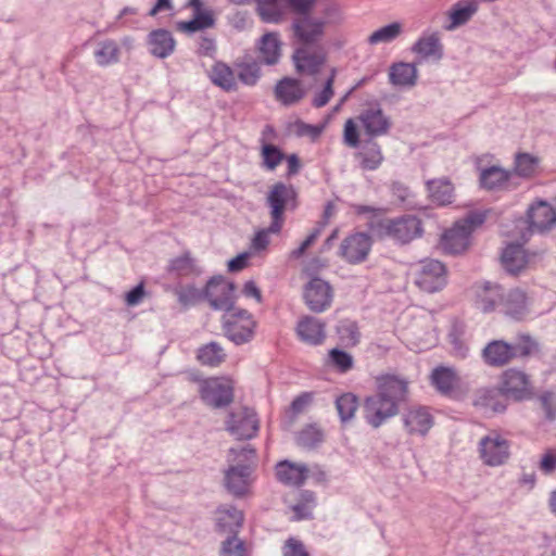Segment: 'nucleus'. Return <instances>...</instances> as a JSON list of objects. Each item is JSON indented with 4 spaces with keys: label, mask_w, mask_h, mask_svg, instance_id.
I'll return each instance as SVG.
<instances>
[{
    "label": "nucleus",
    "mask_w": 556,
    "mask_h": 556,
    "mask_svg": "<svg viewBox=\"0 0 556 556\" xmlns=\"http://www.w3.org/2000/svg\"><path fill=\"white\" fill-rule=\"evenodd\" d=\"M281 46L282 42L278 33L264 34L258 40V52L262 61L267 65L276 64L281 56Z\"/></svg>",
    "instance_id": "29"
},
{
    "label": "nucleus",
    "mask_w": 556,
    "mask_h": 556,
    "mask_svg": "<svg viewBox=\"0 0 556 556\" xmlns=\"http://www.w3.org/2000/svg\"><path fill=\"white\" fill-rule=\"evenodd\" d=\"M208 77L215 86L227 92L237 90L236 74L226 63L216 62L210 70Z\"/></svg>",
    "instance_id": "35"
},
{
    "label": "nucleus",
    "mask_w": 556,
    "mask_h": 556,
    "mask_svg": "<svg viewBox=\"0 0 556 556\" xmlns=\"http://www.w3.org/2000/svg\"><path fill=\"white\" fill-rule=\"evenodd\" d=\"M148 46L152 55L165 59L174 52L176 41L170 31L160 28L149 34Z\"/></svg>",
    "instance_id": "26"
},
{
    "label": "nucleus",
    "mask_w": 556,
    "mask_h": 556,
    "mask_svg": "<svg viewBox=\"0 0 556 556\" xmlns=\"http://www.w3.org/2000/svg\"><path fill=\"white\" fill-rule=\"evenodd\" d=\"M261 76L260 66L253 63H244L239 65L238 78L248 86H254Z\"/></svg>",
    "instance_id": "52"
},
{
    "label": "nucleus",
    "mask_w": 556,
    "mask_h": 556,
    "mask_svg": "<svg viewBox=\"0 0 556 556\" xmlns=\"http://www.w3.org/2000/svg\"><path fill=\"white\" fill-rule=\"evenodd\" d=\"M527 220L532 231L544 233L556 225V211L548 202L539 200L529 206Z\"/></svg>",
    "instance_id": "19"
},
{
    "label": "nucleus",
    "mask_w": 556,
    "mask_h": 556,
    "mask_svg": "<svg viewBox=\"0 0 556 556\" xmlns=\"http://www.w3.org/2000/svg\"><path fill=\"white\" fill-rule=\"evenodd\" d=\"M312 402V396L308 393H303L295 397L291 403V410L298 415L302 413Z\"/></svg>",
    "instance_id": "63"
},
{
    "label": "nucleus",
    "mask_w": 556,
    "mask_h": 556,
    "mask_svg": "<svg viewBox=\"0 0 556 556\" xmlns=\"http://www.w3.org/2000/svg\"><path fill=\"white\" fill-rule=\"evenodd\" d=\"M336 407L341 421H350L358 408V399L353 393H344L336 400Z\"/></svg>",
    "instance_id": "45"
},
{
    "label": "nucleus",
    "mask_w": 556,
    "mask_h": 556,
    "mask_svg": "<svg viewBox=\"0 0 556 556\" xmlns=\"http://www.w3.org/2000/svg\"><path fill=\"white\" fill-rule=\"evenodd\" d=\"M530 263V260L520 244H508L502 254L504 269L513 276L521 273Z\"/></svg>",
    "instance_id": "27"
},
{
    "label": "nucleus",
    "mask_w": 556,
    "mask_h": 556,
    "mask_svg": "<svg viewBox=\"0 0 556 556\" xmlns=\"http://www.w3.org/2000/svg\"><path fill=\"white\" fill-rule=\"evenodd\" d=\"M248 549L242 540L236 535L227 538L220 549V556H247Z\"/></svg>",
    "instance_id": "50"
},
{
    "label": "nucleus",
    "mask_w": 556,
    "mask_h": 556,
    "mask_svg": "<svg viewBox=\"0 0 556 556\" xmlns=\"http://www.w3.org/2000/svg\"><path fill=\"white\" fill-rule=\"evenodd\" d=\"M276 477L286 485L300 486L308 477V468L304 464L282 460L276 466Z\"/></svg>",
    "instance_id": "24"
},
{
    "label": "nucleus",
    "mask_w": 556,
    "mask_h": 556,
    "mask_svg": "<svg viewBox=\"0 0 556 556\" xmlns=\"http://www.w3.org/2000/svg\"><path fill=\"white\" fill-rule=\"evenodd\" d=\"M204 299L213 309L228 313L233 309L235 285L222 276L213 277L205 286Z\"/></svg>",
    "instance_id": "13"
},
{
    "label": "nucleus",
    "mask_w": 556,
    "mask_h": 556,
    "mask_svg": "<svg viewBox=\"0 0 556 556\" xmlns=\"http://www.w3.org/2000/svg\"><path fill=\"white\" fill-rule=\"evenodd\" d=\"M201 400L213 408L228 406L233 401V381L227 377H213L200 382Z\"/></svg>",
    "instance_id": "8"
},
{
    "label": "nucleus",
    "mask_w": 556,
    "mask_h": 556,
    "mask_svg": "<svg viewBox=\"0 0 556 556\" xmlns=\"http://www.w3.org/2000/svg\"><path fill=\"white\" fill-rule=\"evenodd\" d=\"M334 77H336V70L332 68L331 70V74L330 76L327 78L326 83H325V87L321 91H319L313 99V102L312 104L315 106V108H323L325 106L329 100L331 99V97L333 96V83H334Z\"/></svg>",
    "instance_id": "53"
},
{
    "label": "nucleus",
    "mask_w": 556,
    "mask_h": 556,
    "mask_svg": "<svg viewBox=\"0 0 556 556\" xmlns=\"http://www.w3.org/2000/svg\"><path fill=\"white\" fill-rule=\"evenodd\" d=\"M500 388L505 397L518 402L529 400L533 396V387L530 377L525 371L517 368H509L502 372Z\"/></svg>",
    "instance_id": "11"
},
{
    "label": "nucleus",
    "mask_w": 556,
    "mask_h": 556,
    "mask_svg": "<svg viewBox=\"0 0 556 556\" xmlns=\"http://www.w3.org/2000/svg\"><path fill=\"white\" fill-rule=\"evenodd\" d=\"M453 354L456 357L465 358L468 355L469 348L466 341L455 331L450 333Z\"/></svg>",
    "instance_id": "59"
},
{
    "label": "nucleus",
    "mask_w": 556,
    "mask_h": 556,
    "mask_svg": "<svg viewBox=\"0 0 556 556\" xmlns=\"http://www.w3.org/2000/svg\"><path fill=\"white\" fill-rule=\"evenodd\" d=\"M486 218L484 212H470L467 216L455 223L454 227L445 231L441 239L442 249L450 254H458L469 247L471 231L481 226Z\"/></svg>",
    "instance_id": "6"
},
{
    "label": "nucleus",
    "mask_w": 556,
    "mask_h": 556,
    "mask_svg": "<svg viewBox=\"0 0 556 556\" xmlns=\"http://www.w3.org/2000/svg\"><path fill=\"white\" fill-rule=\"evenodd\" d=\"M389 78L394 86L413 87L417 81V68L410 63L393 64L390 68Z\"/></svg>",
    "instance_id": "37"
},
{
    "label": "nucleus",
    "mask_w": 556,
    "mask_h": 556,
    "mask_svg": "<svg viewBox=\"0 0 556 556\" xmlns=\"http://www.w3.org/2000/svg\"><path fill=\"white\" fill-rule=\"evenodd\" d=\"M299 339L308 345H320L326 340V324L313 316H303L295 328Z\"/></svg>",
    "instance_id": "20"
},
{
    "label": "nucleus",
    "mask_w": 556,
    "mask_h": 556,
    "mask_svg": "<svg viewBox=\"0 0 556 556\" xmlns=\"http://www.w3.org/2000/svg\"><path fill=\"white\" fill-rule=\"evenodd\" d=\"M293 61L300 74L315 75L326 62V52L319 46H301L295 49Z\"/></svg>",
    "instance_id": "17"
},
{
    "label": "nucleus",
    "mask_w": 556,
    "mask_h": 556,
    "mask_svg": "<svg viewBox=\"0 0 556 556\" xmlns=\"http://www.w3.org/2000/svg\"><path fill=\"white\" fill-rule=\"evenodd\" d=\"M357 119L369 137L383 136L391 127L390 119L379 106L362 111Z\"/></svg>",
    "instance_id": "21"
},
{
    "label": "nucleus",
    "mask_w": 556,
    "mask_h": 556,
    "mask_svg": "<svg viewBox=\"0 0 556 556\" xmlns=\"http://www.w3.org/2000/svg\"><path fill=\"white\" fill-rule=\"evenodd\" d=\"M146 295L143 283H139L125 294V302L128 306H136L143 300Z\"/></svg>",
    "instance_id": "62"
},
{
    "label": "nucleus",
    "mask_w": 556,
    "mask_h": 556,
    "mask_svg": "<svg viewBox=\"0 0 556 556\" xmlns=\"http://www.w3.org/2000/svg\"><path fill=\"white\" fill-rule=\"evenodd\" d=\"M93 56L99 66L105 67L119 62L121 49L115 40H101L97 43Z\"/></svg>",
    "instance_id": "36"
},
{
    "label": "nucleus",
    "mask_w": 556,
    "mask_h": 556,
    "mask_svg": "<svg viewBox=\"0 0 556 556\" xmlns=\"http://www.w3.org/2000/svg\"><path fill=\"white\" fill-rule=\"evenodd\" d=\"M321 14L323 16L317 17L306 13L292 22L294 38L302 46H318L325 37L328 25H338L343 22L342 10L336 3L326 5Z\"/></svg>",
    "instance_id": "5"
},
{
    "label": "nucleus",
    "mask_w": 556,
    "mask_h": 556,
    "mask_svg": "<svg viewBox=\"0 0 556 556\" xmlns=\"http://www.w3.org/2000/svg\"><path fill=\"white\" fill-rule=\"evenodd\" d=\"M176 294L178 301L187 306L197 303L202 296H204V291L197 289L193 286H187L185 288H179L176 290Z\"/></svg>",
    "instance_id": "54"
},
{
    "label": "nucleus",
    "mask_w": 556,
    "mask_h": 556,
    "mask_svg": "<svg viewBox=\"0 0 556 556\" xmlns=\"http://www.w3.org/2000/svg\"><path fill=\"white\" fill-rule=\"evenodd\" d=\"M403 31L400 22H393L389 25L378 28L368 38L367 42L371 46L379 43H389L395 40Z\"/></svg>",
    "instance_id": "43"
},
{
    "label": "nucleus",
    "mask_w": 556,
    "mask_h": 556,
    "mask_svg": "<svg viewBox=\"0 0 556 556\" xmlns=\"http://www.w3.org/2000/svg\"><path fill=\"white\" fill-rule=\"evenodd\" d=\"M195 261L189 252L170 260L167 266V271L176 277L189 276L195 273Z\"/></svg>",
    "instance_id": "44"
},
{
    "label": "nucleus",
    "mask_w": 556,
    "mask_h": 556,
    "mask_svg": "<svg viewBox=\"0 0 556 556\" xmlns=\"http://www.w3.org/2000/svg\"><path fill=\"white\" fill-rule=\"evenodd\" d=\"M401 419L408 435L426 437L434 425L430 408L419 404L407 407L402 413Z\"/></svg>",
    "instance_id": "15"
},
{
    "label": "nucleus",
    "mask_w": 556,
    "mask_h": 556,
    "mask_svg": "<svg viewBox=\"0 0 556 556\" xmlns=\"http://www.w3.org/2000/svg\"><path fill=\"white\" fill-rule=\"evenodd\" d=\"M282 228H278L277 230H271V224L264 229L258 230L254 238L252 239V249L255 251H262L267 248L269 244V235H277L281 231Z\"/></svg>",
    "instance_id": "56"
},
{
    "label": "nucleus",
    "mask_w": 556,
    "mask_h": 556,
    "mask_svg": "<svg viewBox=\"0 0 556 556\" xmlns=\"http://www.w3.org/2000/svg\"><path fill=\"white\" fill-rule=\"evenodd\" d=\"M539 468L546 475L556 470V450L549 448L542 455Z\"/></svg>",
    "instance_id": "60"
},
{
    "label": "nucleus",
    "mask_w": 556,
    "mask_h": 556,
    "mask_svg": "<svg viewBox=\"0 0 556 556\" xmlns=\"http://www.w3.org/2000/svg\"><path fill=\"white\" fill-rule=\"evenodd\" d=\"M355 159L364 170H376L383 162L380 146L372 139L365 140L361 149L355 153Z\"/></svg>",
    "instance_id": "28"
},
{
    "label": "nucleus",
    "mask_w": 556,
    "mask_h": 556,
    "mask_svg": "<svg viewBox=\"0 0 556 556\" xmlns=\"http://www.w3.org/2000/svg\"><path fill=\"white\" fill-rule=\"evenodd\" d=\"M333 300V289L330 283L318 277H312L304 288V301L315 313L328 309Z\"/></svg>",
    "instance_id": "16"
},
{
    "label": "nucleus",
    "mask_w": 556,
    "mask_h": 556,
    "mask_svg": "<svg viewBox=\"0 0 556 556\" xmlns=\"http://www.w3.org/2000/svg\"><path fill=\"white\" fill-rule=\"evenodd\" d=\"M263 166L274 170L283 160L285 154L274 144L264 143L262 146Z\"/></svg>",
    "instance_id": "48"
},
{
    "label": "nucleus",
    "mask_w": 556,
    "mask_h": 556,
    "mask_svg": "<svg viewBox=\"0 0 556 556\" xmlns=\"http://www.w3.org/2000/svg\"><path fill=\"white\" fill-rule=\"evenodd\" d=\"M188 5L193 10V18L187 22H179L177 24L178 30L193 34L214 25L213 12L203 8L202 0H189Z\"/></svg>",
    "instance_id": "22"
},
{
    "label": "nucleus",
    "mask_w": 556,
    "mask_h": 556,
    "mask_svg": "<svg viewBox=\"0 0 556 556\" xmlns=\"http://www.w3.org/2000/svg\"><path fill=\"white\" fill-rule=\"evenodd\" d=\"M538 164V157L529 153H519L516 155L515 173L520 177L530 178L534 175Z\"/></svg>",
    "instance_id": "47"
},
{
    "label": "nucleus",
    "mask_w": 556,
    "mask_h": 556,
    "mask_svg": "<svg viewBox=\"0 0 556 556\" xmlns=\"http://www.w3.org/2000/svg\"><path fill=\"white\" fill-rule=\"evenodd\" d=\"M357 214H372L368 228L378 239H392L406 244L422 235L421 220L413 215H403L396 218L381 216V210L367 205L355 206Z\"/></svg>",
    "instance_id": "2"
},
{
    "label": "nucleus",
    "mask_w": 556,
    "mask_h": 556,
    "mask_svg": "<svg viewBox=\"0 0 556 556\" xmlns=\"http://www.w3.org/2000/svg\"><path fill=\"white\" fill-rule=\"evenodd\" d=\"M540 344L531 336L518 334L514 342L492 340L482 349L483 363L492 368H502L516 358H528L539 354Z\"/></svg>",
    "instance_id": "4"
},
{
    "label": "nucleus",
    "mask_w": 556,
    "mask_h": 556,
    "mask_svg": "<svg viewBox=\"0 0 556 556\" xmlns=\"http://www.w3.org/2000/svg\"><path fill=\"white\" fill-rule=\"evenodd\" d=\"M257 13L266 23H279L286 11V0H256Z\"/></svg>",
    "instance_id": "38"
},
{
    "label": "nucleus",
    "mask_w": 556,
    "mask_h": 556,
    "mask_svg": "<svg viewBox=\"0 0 556 556\" xmlns=\"http://www.w3.org/2000/svg\"><path fill=\"white\" fill-rule=\"evenodd\" d=\"M321 233V227H316L307 238L300 244V247L292 251L291 255L294 258L301 257L305 251L312 247Z\"/></svg>",
    "instance_id": "61"
},
{
    "label": "nucleus",
    "mask_w": 556,
    "mask_h": 556,
    "mask_svg": "<svg viewBox=\"0 0 556 556\" xmlns=\"http://www.w3.org/2000/svg\"><path fill=\"white\" fill-rule=\"evenodd\" d=\"M198 361L210 367H217L226 359L224 349L217 342H210L198 350Z\"/></svg>",
    "instance_id": "42"
},
{
    "label": "nucleus",
    "mask_w": 556,
    "mask_h": 556,
    "mask_svg": "<svg viewBox=\"0 0 556 556\" xmlns=\"http://www.w3.org/2000/svg\"><path fill=\"white\" fill-rule=\"evenodd\" d=\"M337 333L340 341L348 346H354L359 342L361 333L354 320H341L337 326Z\"/></svg>",
    "instance_id": "46"
},
{
    "label": "nucleus",
    "mask_w": 556,
    "mask_h": 556,
    "mask_svg": "<svg viewBox=\"0 0 556 556\" xmlns=\"http://www.w3.org/2000/svg\"><path fill=\"white\" fill-rule=\"evenodd\" d=\"M477 10L478 4L475 0L458 1L450 12L451 25L448 29H453L467 23Z\"/></svg>",
    "instance_id": "40"
},
{
    "label": "nucleus",
    "mask_w": 556,
    "mask_h": 556,
    "mask_svg": "<svg viewBox=\"0 0 556 556\" xmlns=\"http://www.w3.org/2000/svg\"><path fill=\"white\" fill-rule=\"evenodd\" d=\"M509 442L496 432L483 437L479 442L482 463L490 467L504 465L509 458Z\"/></svg>",
    "instance_id": "14"
},
{
    "label": "nucleus",
    "mask_w": 556,
    "mask_h": 556,
    "mask_svg": "<svg viewBox=\"0 0 556 556\" xmlns=\"http://www.w3.org/2000/svg\"><path fill=\"white\" fill-rule=\"evenodd\" d=\"M503 296L498 285L486 282L477 287L476 304L483 313H489L492 312L498 303L502 304Z\"/></svg>",
    "instance_id": "31"
},
{
    "label": "nucleus",
    "mask_w": 556,
    "mask_h": 556,
    "mask_svg": "<svg viewBox=\"0 0 556 556\" xmlns=\"http://www.w3.org/2000/svg\"><path fill=\"white\" fill-rule=\"evenodd\" d=\"M286 5H289L293 11L304 15L313 7V0H286Z\"/></svg>",
    "instance_id": "64"
},
{
    "label": "nucleus",
    "mask_w": 556,
    "mask_h": 556,
    "mask_svg": "<svg viewBox=\"0 0 556 556\" xmlns=\"http://www.w3.org/2000/svg\"><path fill=\"white\" fill-rule=\"evenodd\" d=\"M413 51L424 59L434 56L442 58V45L437 33L420 37L413 47Z\"/></svg>",
    "instance_id": "39"
},
{
    "label": "nucleus",
    "mask_w": 556,
    "mask_h": 556,
    "mask_svg": "<svg viewBox=\"0 0 556 556\" xmlns=\"http://www.w3.org/2000/svg\"><path fill=\"white\" fill-rule=\"evenodd\" d=\"M296 191L291 185L283 182L275 184L269 190L266 203L269 207L271 218V230L282 228L285 223V211L291 205H295Z\"/></svg>",
    "instance_id": "7"
},
{
    "label": "nucleus",
    "mask_w": 556,
    "mask_h": 556,
    "mask_svg": "<svg viewBox=\"0 0 556 556\" xmlns=\"http://www.w3.org/2000/svg\"><path fill=\"white\" fill-rule=\"evenodd\" d=\"M256 324L245 309H232L223 317L226 337L237 345L249 342L254 334Z\"/></svg>",
    "instance_id": "9"
},
{
    "label": "nucleus",
    "mask_w": 556,
    "mask_h": 556,
    "mask_svg": "<svg viewBox=\"0 0 556 556\" xmlns=\"http://www.w3.org/2000/svg\"><path fill=\"white\" fill-rule=\"evenodd\" d=\"M343 143L349 148H357L359 146V132L353 118H349L344 124Z\"/></svg>",
    "instance_id": "55"
},
{
    "label": "nucleus",
    "mask_w": 556,
    "mask_h": 556,
    "mask_svg": "<svg viewBox=\"0 0 556 556\" xmlns=\"http://www.w3.org/2000/svg\"><path fill=\"white\" fill-rule=\"evenodd\" d=\"M432 386L444 395L453 392L458 382V376L454 368L446 366L435 367L430 376Z\"/></svg>",
    "instance_id": "32"
},
{
    "label": "nucleus",
    "mask_w": 556,
    "mask_h": 556,
    "mask_svg": "<svg viewBox=\"0 0 556 556\" xmlns=\"http://www.w3.org/2000/svg\"><path fill=\"white\" fill-rule=\"evenodd\" d=\"M329 364L341 372H346L353 367V357L350 353L332 349L329 351Z\"/></svg>",
    "instance_id": "49"
},
{
    "label": "nucleus",
    "mask_w": 556,
    "mask_h": 556,
    "mask_svg": "<svg viewBox=\"0 0 556 556\" xmlns=\"http://www.w3.org/2000/svg\"><path fill=\"white\" fill-rule=\"evenodd\" d=\"M323 441V432L315 426H307L298 434V443L304 447H314Z\"/></svg>",
    "instance_id": "51"
},
{
    "label": "nucleus",
    "mask_w": 556,
    "mask_h": 556,
    "mask_svg": "<svg viewBox=\"0 0 556 556\" xmlns=\"http://www.w3.org/2000/svg\"><path fill=\"white\" fill-rule=\"evenodd\" d=\"M542 407L549 420L556 418V393L546 391L540 396Z\"/></svg>",
    "instance_id": "58"
},
{
    "label": "nucleus",
    "mask_w": 556,
    "mask_h": 556,
    "mask_svg": "<svg viewBox=\"0 0 556 556\" xmlns=\"http://www.w3.org/2000/svg\"><path fill=\"white\" fill-rule=\"evenodd\" d=\"M414 275L416 286L428 293L440 291L446 285L445 266L437 260L421 261Z\"/></svg>",
    "instance_id": "12"
},
{
    "label": "nucleus",
    "mask_w": 556,
    "mask_h": 556,
    "mask_svg": "<svg viewBox=\"0 0 556 556\" xmlns=\"http://www.w3.org/2000/svg\"><path fill=\"white\" fill-rule=\"evenodd\" d=\"M306 94L300 80L285 77L275 87V96L283 105H293Z\"/></svg>",
    "instance_id": "25"
},
{
    "label": "nucleus",
    "mask_w": 556,
    "mask_h": 556,
    "mask_svg": "<svg viewBox=\"0 0 556 556\" xmlns=\"http://www.w3.org/2000/svg\"><path fill=\"white\" fill-rule=\"evenodd\" d=\"M371 238L367 233H353L342 241L340 255L350 264L363 263L371 250Z\"/></svg>",
    "instance_id": "18"
},
{
    "label": "nucleus",
    "mask_w": 556,
    "mask_h": 556,
    "mask_svg": "<svg viewBox=\"0 0 556 556\" xmlns=\"http://www.w3.org/2000/svg\"><path fill=\"white\" fill-rule=\"evenodd\" d=\"M243 514L233 506H220L216 511V523L224 532L236 533L242 526Z\"/></svg>",
    "instance_id": "33"
},
{
    "label": "nucleus",
    "mask_w": 556,
    "mask_h": 556,
    "mask_svg": "<svg viewBox=\"0 0 556 556\" xmlns=\"http://www.w3.org/2000/svg\"><path fill=\"white\" fill-rule=\"evenodd\" d=\"M427 189L431 200L439 204L445 205L452 202L453 186L446 179H433L427 182Z\"/></svg>",
    "instance_id": "41"
},
{
    "label": "nucleus",
    "mask_w": 556,
    "mask_h": 556,
    "mask_svg": "<svg viewBox=\"0 0 556 556\" xmlns=\"http://www.w3.org/2000/svg\"><path fill=\"white\" fill-rule=\"evenodd\" d=\"M502 306L507 316L520 320L528 313L527 295L519 289L510 290L503 296Z\"/></svg>",
    "instance_id": "30"
},
{
    "label": "nucleus",
    "mask_w": 556,
    "mask_h": 556,
    "mask_svg": "<svg viewBox=\"0 0 556 556\" xmlns=\"http://www.w3.org/2000/svg\"><path fill=\"white\" fill-rule=\"evenodd\" d=\"M229 465L224 471V486L236 497L247 495L253 483L252 473L256 462V452L251 445L230 448L227 458Z\"/></svg>",
    "instance_id": "3"
},
{
    "label": "nucleus",
    "mask_w": 556,
    "mask_h": 556,
    "mask_svg": "<svg viewBox=\"0 0 556 556\" xmlns=\"http://www.w3.org/2000/svg\"><path fill=\"white\" fill-rule=\"evenodd\" d=\"M283 556H311L305 545L293 538L286 541L283 545Z\"/></svg>",
    "instance_id": "57"
},
{
    "label": "nucleus",
    "mask_w": 556,
    "mask_h": 556,
    "mask_svg": "<svg viewBox=\"0 0 556 556\" xmlns=\"http://www.w3.org/2000/svg\"><path fill=\"white\" fill-rule=\"evenodd\" d=\"M511 173L498 166L483 168L480 173V185L486 190H501L507 188Z\"/></svg>",
    "instance_id": "34"
},
{
    "label": "nucleus",
    "mask_w": 556,
    "mask_h": 556,
    "mask_svg": "<svg viewBox=\"0 0 556 556\" xmlns=\"http://www.w3.org/2000/svg\"><path fill=\"white\" fill-rule=\"evenodd\" d=\"M501 388H481L473 394L472 403L484 413H502L506 409Z\"/></svg>",
    "instance_id": "23"
},
{
    "label": "nucleus",
    "mask_w": 556,
    "mask_h": 556,
    "mask_svg": "<svg viewBox=\"0 0 556 556\" xmlns=\"http://www.w3.org/2000/svg\"><path fill=\"white\" fill-rule=\"evenodd\" d=\"M408 378L396 374H383L376 378V392L365 397L363 417L378 429L389 419L399 415L402 404L409 397Z\"/></svg>",
    "instance_id": "1"
},
{
    "label": "nucleus",
    "mask_w": 556,
    "mask_h": 556,
    "mask_svg": "<svg viewBox=\"0 0 556 556\" xmlns=\"http://www.w3.org/2000/svg\"><path fill=\"white\" fill-rule=\"evenodd\" d=\"M225 424L226 430L238 440L254 438L260 427V420L254 409L245 406L231 410Z\"/></svg>",
    "instance_id": "10"
}]
</instances>
